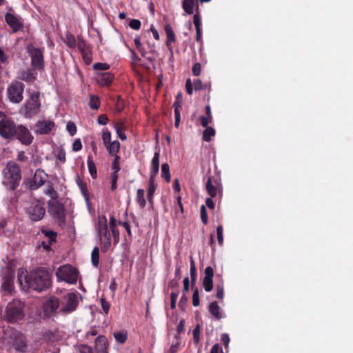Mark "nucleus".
<instances>
[{
  "label": "nucleus",
  "instance_id": "f257e3e1",
  "mask_svg": "<svg viewBox=\"0 0 353 353\" xmlns=\"http://www.w3.org/2000/svg\"><path fill=\"white\" fill-rule=\"evenodd\" d=\"M25 284L22 283V275L19 273L18 281L23 289L41 292L52 285V276L48 269L39 267L24 276Z\"/></svg>",
  "mask_w": 353,
  "mask_h": 353
},
{
  "label": "nucleus",
  "instance_id": "f03ea898",
  "mask_svg": "<svg viewBox=\"0 0 353 353\" xmlns=\"http://www.w3.org/2000/svg\"><path fill=\"white\" fill-rule=\"evenodd\" d=\"M21 180L20 166L15 162H8L3 170V184L10 190L14 191Z\"/></svg>",
  "mask_w": 353,
  "mask_h": 353
},
{
  "label": "nucleus",
  "instance_id": "7ed1b4c3",
  "mask_svg": "<svg viewBox=\"0 0 353 353\" xmlns=\"http://www.w3.org/2000/svg\"><path fill=\"white\" fill-rule=\"evenodd\" d=\"M96 230L99 239L103 252H106L111 247V234L108 230L106 216L103 214L98 216Z\"/></svg>",
  "mask_w": 353,
  "mask_h": 353
},
{
  "label": "nucleus",
  "instance_id": "20e7f679",
  "mask_svg": "<svg viewBox=\"0 0 353 353\" xmlns=\"http://www.w3.org/2000/svg\"><path fill=\"white\" fill-rule=\"evenodd\" d=\"M24 307L25 303L19 300H13L8 303L5 311L6 321L14 323L23 319L25 317Z\"/></svg>",
  "mask_w": 353,
  "mask_h": 353
},
{
  "label": "nucleus",
  "instance_id": "39448f33",
  "mask_svg": "<svg viewBox=\"0 0 353 353\" xmlns=\"http://www.w3.org/2000/svg\"><path fill=\"white\" fill-rule=\"evenodd\" d=\"M40 92H33L20 109V113L26 118L30 119L37 114L40 110Z\"/></svg>",
  "mask_w": 353,
  "mask_h": 353
},
{
  "label": "nucleus",
  "instance_id": "423d86ee",
  "mask_svg": "<svg viewBox=\"0 0 353 353\" xmlns=\"http://www.w3.org/2000/svg\"><path fill=\"white\" fill-rule=\"evenodd\" d=\"M25 85L19 81H13L6 89V97L12 103H20L23 100Z\"/></svg>",
  "mask_w": 353,
  "mask_h": 353
},
{
  "label": "nucleus",
  "instance_id": "0eeeda50",
  "mask_svg": "<svg viewBox=\"0 0 353 353\" xmlns=\"http://www.w3.org/2000/svg\"><path fill=\"white\" fill-rule=\"evenodd\" d=\"M58 279L70 284H74L77 282L79 271L70 264L60 266L56 272Z\"/></svg>",
  "mask_w": 353,
  "mask_h": 353
},
{
  "label": "nucleus",
  "instance_id": "6e6552de",
  "mask_svg": "<svg viewBox=\"0 0 353 353\" xmlns=\"http://www.w3.org/2000/svg\"><path fill=\"white\" fill-rule=\"evenodd\" d=\"M205 190L211 198L221 200L223 185L219 177L209 176L205 183Z\"/></svg>",
  "mask_w": 353,
  "mask_h": 353
},
{
  "label": "nucleus",
  "instance_id": "1a4fd4ad",
  "mask_svg": "<svg viewBox=\"0 0 353 353\" xmlns=\"http://www.w3.org/2000/svg\"><path fill=\"white\" fill-rule=\"evenodd\" d=\"M48 205L50 216L58 222L59 225H64L65 224V209L64 205L58 201H49Z\"/></svg>",
  "mask_w": 353,
  "mask_h": 353
},
{
  "label": "nucleus",
  "instance_id": "9d476101",
  "mask_svg": "<svg viewBox=\"0 0 353 353\" xmlns=\"http://www.w3.org/2000/svg\"><path fill=\"white\" fill-rule=\"evenodd\" d=\"M17 123L11 118L4 116L0 119V137L8 141H12Z\"/></svg>",
  "mask_w": 353,
  "mask_h": 353
},
{
  "label": "nucleus",
  "instance_id": "9b49d317",
  "mask_svg": "<svg viewBox=\"0 0 353 353\" xmlns=\"http://www.w3.org/2000/svg\"><path fill=\"white\" fill-rule=\"evenodd\" d=\"M13 140L19 141L24 145H30L34 140V137L30 130L22 124H17L16 130H14Z\"/></svg>",
  "mask_w": 353,
  "mask_h": 353
},
{
  "label": "nucleus",
  "instance_id": "f8f14e48",
  "mask_svg": "<svg viewBox=\"0 0 353 353\" xmlns=\"http://www.w3.org/2000/svg\"><path fill=\"white\" fill-rule=\"evenodd\" d=\"M29 218L33 221L41 220L46 214L44 203L39 201L32 202L26 209Z\"/></svg>",
  "mask_w": 353,
  "mask_h": 353
},
{
  "label": "nucleus",
  "instance_id": "ddd939ff",
  "mask_svg": "<svg viewBox=\"0 0 353 353\" xmlns=\"http://www.w3.org/2000/svg\"><path fill=\"white\" fill-rule=\"evenodd\" d=\"M28 53L31 58V65L35 70H42L44 66L43 52L36 48H28Z\"/></svg>",
  "mask_w": 353,
  "mask_h": 353
},
{
  "label": "nucleus",
  "instance_id": "4468645a",
  "mask_svg": "<svg viewBox=\"0 0 353 353\" xmlns=\"http://www.w3.org/2000/svg\"><path fill=\"white\" fill-rule=\"evenodd\" d=\"M59 307V299L56 296H50L43 303V309L46 316L50 317L54 314Z\"/></svg>",
  "mask_w": 353,
  "mask_h": 353
},
{
  "label": "nucleus",
  "instance_id": "2eb2a0df",
  "mask_svg": "<svg viewBox=\"0 0 353 353\" xmlns=\"http://www.w3.org/2000/svg\"><path fill=\"white\" fill-rule=\"evenodd\" d=\"M14 274L11 271H8L3 278L1 284V290L4 295H11L14 290Z\"/></svg>",
  "mask_w": 353,
  "mask_h": 353
},
{
  "label": "nucleus",
  "instance_id": "dca6fc26",
  "mask_svg": "<svg viewBox=\"0 0 353 353\" xmlns=\"http://www.w3.org/2000/svg\"><path fill=\"white\" fill-rule=\"evenodd\" d=\"M78 297L74 293H69L66 296V304L61 309L63 314L71 313L74 311L78 306Z\"/></svg>",
  "mask_w": 353,
  "mask_h": 353
},
{
  "label": "nucleus",
  "instance_id": "f3484780",
  "mask_svg": "<svg viewBox=\"0 0 353 353\" xmlns=\"http://www.w3.org/2000/svg\"><path fill=\"white\" fill-rule=\"evenodd\" d=\"M47 177V174H46L43 170L37 169L30 183L31 189L37 190V188L44 185Z\"/></svg>",
  "mask_w": 353,
  "mask_h": 353
},
{
  "label": "nucleus",
  "instance_id": "a211bd4d",
  "mask_svg": "<svg viewBox=\"0 0 353 353\" xmlns=\"http://www.w3.org/2000/svg\"><path fill=\"white\" fill-rule=\"evenodd\" d=\"M54 126V123L53 121H38L35 124V133L38 134H48L51 132Z\"/></svg>",
  "mask_w": 353,
  "mask_h": 353
},
{
  "label": "nucleus",
  "instance_id": "6ab92c4d",
  "mask_svg": "<svg viewBox=\"0 0 353 353\" xmlns=\"http://www.w3.org/2000/svg\"><path fill=\"white\" fill-rule=\"evenodd\" d=\"M214 270L211 266L205 269V276L203 279V286L206 292H210L213 288Z\"/></svg>",
  "mask_w": 353,
  "mask_h": 353
},
{
  "label": "nucleus",
  "instance_id": "aec40b11",
  "mask_svg": "<svg viewBox=\"0 0 353 353\" xmlns=\"http://www.w3.org/2000/svg\"><path fill=\"white\" fill-rule=\"evenodd\" d=\"M5 20L7 24L12 29L13 32H16L23 27V23L19 19L11 13H6Z\"/></svg>",
  "mask_w": 353,
  "mask_h": 353
},
{
  "label": "nucleus",
  "instance_id": "412c9836",
  "mask_svg": "<svg viewBox=\"0 0 353 353\" xmlns=\"http://www.w3.org/2000/svg\"><path fill=\"white\" fill-rule=\"evenodd\" d=\"M96 353H108V342L103 335H99L95 339Z\"/></svg>",
  "mask_w": 353,
  "mask_h": 353
},
{
  "label": "nucleus",
  "instance_id": "4be33fe9",
  "mask_svg": "<svg viewBox=\"0 0 353 353\" xmlns=\"http://www.w3.org/2000/svg\"><path fill=\"white\" fill-rule=\"evenodd\" d=\"M114 79V75L108 72H104L97 74V83L102 86H108L111 84Z\"/></svg>",
  "mask_w": 353,
  "mask_h": 353
},
{
  "label": "nucleus",
  "instance_id": "5701e85b",
  "mask_svg": "<svg viewBox=\"0 0 353 353\" xmlns=\"http://www.w3.org/2000/svg\"><path fill=\"white\" fill-rule=\"evenodd\" d=\"M164 30L167 35V41H166V46L168 49L172 52V46L171 45L172 43H174L176 41V37L174 32L172 30V26L166 23L164 26Z\"/></svg>",
  "mask_w": 353,
  "mask_h": 353
},
{
  "label": "nucleus",
  "instance_id": "b1692460",
  "mask_svg": "<svg viewBox=\"0 0 353 353\" xmlns=\"http://www.w3.org/2000/svg\"><path fill=\"white\" fill-rule=\"evenodd\" d=\"M208 310L216 321H219L225 317L223 313L221 312V308L216 301H213L209 305Z\"/></svg>",
  "mask_w": 353,
  "mask_h": 353
},
{
  "label": "nucleus",
  "instance_id": "393cba45",
  "mask_svg": "<svg viewBox=\"0 0 353 353\" xmlns=\"http://www.w3.org/2000/svg\"><path fill=\"white\" fill-rule=\"evenodd\" d=\"M37 77V73L32 72L30 69L24 70L20 72L19 78L28 83H33Z\"/></svg>",
  "mask_w": 353,
  "mask_h": 353
},
{
  "label": "nucleus",
  "instance_id": "a878e982",
  "mask_svg": "<svg viewBox=\"0 0 353 353\" xmlns=\"http://www.w3.org/2000/svg\"><path fill=\"white\" fill-rule=\"evenodd\" d=\"M196 0H183L182 8L185 13L188 14H192L194 13V6L196 7Z\"/></svg>",
  "mask_w": 353,
  "mask_h": 353
},
{
  "label": "nucleus",
  "instance_id": "bb28decb",
  "mask_svg": "<svg viewBox=\"0 0 353 353\" xmlns=\"http://www.w3.org/2000/svg\"><path fill=\"white\" fill-rule=\"evenodd\" d=\"M120 143L118 141H113L108 144L105 148L110 156L118 155L120 150Z\"/></svg>",
  "mask_w": 353,
  "mask_h": 353
},
{
  "label": "nucleus",
  "instance_id": "cd10ccee",
  "mask_svg": "<svg viewBox=\"0 0 353 353\" xmlns=\"http://www.w3.org/2000/svg\"><path fill=\"white\" fill-rule=\"evenodd\" d=\"M114 128L117 136L122 140L124 141L127 139V136L125 134V124L121 122H117L114 125Z\"/></svg>",
  "mask_w": 353,
  "mask_h": 353
},
{
  "label": "nucleus",
  "instance_id": "c85d7f7f",
  "mask_svg": "<svg viewBox=\"0 0 353 353\" xmlns=\"http://www.w3.org/2000/svg\"><path fill=\"white\" fill-rule=\"evenodd\" d=\"M87 164L90 176L92 179H96L97 177V170L91 155L88 157Z\"/></svg>",
  "mask_w": 353,
  "mask_h": 353
},
{
  "label": "nucleus",
  "instance_id": "c756f323",
  "mask_svg": "<svg viewBox=\"0 0 353 353\" xmlns=\"http://www.w3.org/2000/svg\"><path fill=\"white\" fill-rule=\"evenodd\" d=\"M145 190L143 189H138L136 196V202L139 204L141 209L146 205V200L145 199Z\"/></svg>",
  "mask_w": 353,
  "mask_h": 353
},
{
  "label": "nucleus",
  "instance_id": "7c9ffc66",
  "mask_svg": "<svg viewBox=\"0 0 353 353\" xmlns=\"http://www.w3.org/2000/svg\"><path fill=\"white\" fill-rule=\"evenodd\" d=\"M58 334L57 331L46 330L43 332V336L48 342H54L57 340Z\"/></svg>",
  "mask_w": 353,
  "mask_h": 353
},
{
  "label": "nucleus",
  "instance_id": "2f4dec72",
  "mask_svg": "<svg viewBox=\"0 0 353 353\" xmlns=\"http://www.w3.org/2000/svg\"><path fill=\"white\" fill-rule=\"evenodd\" d=\"M91 261L94 267L97 268L99 263V249L94 247L91 253Z\"/></svg>",
  "mask_w": 353,
  "mask_h": 353
},
{
  "label": "nucleus",
  "instance_id": "473e14b6",
  "mask_svg": "<svg viewBox=\"0 0 353 353\" xmlns=\"http://www.w3.org/2000/svg\"><path fill=\"white\" fill-rule=\"evenodd\" d=\"M63 41L65 44L70 48H75L77 46L75 37L70 33L66 34Z\"/></svg>",
  "mask_w": 353,
  "mask_h": 353
},
{
  "label": "nucleus",
  "instance_id": "72a5a7b5",
  "mask_svg": "<svg viewBox=\"0 0 353 353\" xmlns=\"http://www.w3.org/2000/svg\"><path fill=\"white\" fill-rule=\"evenodd\" d=\"M194 88L196 91L208 89L209 90H211L210 83H205L203 84L201 79H196L193 82Z\"/></svg>",
  "mask_w": 353,
  "mask_h": 353
},
{
  "label": "nucleus",
  "instance_id": "f704fd0d",
  "mask_svg": "<svg viewBox=\"0 0 353 353\" xmlns=\"http://www.w3.org/2000/svg\"><path fill=\"white\" fill-rule=\"evenodd\" d=\"M215 135V130L212 127H207L203 132V139L209 142L212 139V137Z\"/></svg>",
  "mask_w": 353,
  "mask_h": 353
},
{
  "label": "nucleus",
  "instance_id": "c9c22d12",
  "mask_svg": "<svg viewBox=\"0 0 353 353\" xmlns=\"http://www.w3.org/2000/svg\"><path fill=\"white\" fill-rule=\"evenodd\" d=\"M190 277H191V282H192V287L194 285L196 281L197 278V272H196V268L195 266V263L194 259L191 257L190 258Z\"/></svg>",
  "mask_w": 353,
  "mask_h": 353
},
{
  "label": "nucleus",
  "instance_id": "e433bc0d",
  "mask_svg": "<svg viewBox=\"0 0 353 353\" xmlns=\"http://www.w3.org/2000/svg\"><path fill=\"white\" fill-rule=\"evenodd\" d=\"M161 176L165 180L166 182L169 183L171 180V176L170 173V167L168 163H163L161 165Z\"/></svg>",
  "mask_w": 353,
  "mask_h": 353
},
{
  "label": "nucleus",
  "instance_id": "4c0bfd02",
  "mask_svg": "<svg viewBox=\"0 0 353 353\" xmlns=\"http://www.w3.org/2000/svg\"><path fill=\"white\" fill-rule=\"evenodd\" d=\"M114 336L117 342L123 344L128 339V334L126 332H117L114 334Z\"/></svg>",
  "mask_w": 353,
  "mask_h": 353
},
{
  "label": "nucleus",
  "instance_id": "58836bf2",
  "mask_svg": "<svg viewBox=\"0 0 353 353\" xmlns=\"http://www.w3.org/2000/svg\"><path fill=\"white\" fill-rule=\"evenodd\" d=\"M89 105L92 110H98L100 107L99 97L97 95L91 96L90 99Z\"/></svg>",
  "mask_w": 353,
  "mask_h": 353
},
{
  "label": "nucleus",
  "instance_id": "ea45409f",
  "mask_svg": "<svg viewBox=\"0 0 353 353\" xmlns=\"http://www.w3.org/2000/svg\"><path fill=\"white\" fill-rule=\"evenodd\" d=\"M112 157H114V159L112 161V164H111V167L113 170L112 172H119L121 170V167H120L121 157L119 155L112 156Z\"/></svg>",
  "mask_w": 353,
  "mask_h": 353
},
{
  "label": "nucleus",
  "instance_id": "a19ab883",
  "mask_svg": "<svg viewBox=\"0 0 353 353\" xmlns=\"http://www.w3.org/2000/svg\"><path fill=\"white\" fill-rule=\"evenodd\" d=\"M193 23L196 29L201 28V20L199 14V4H196V14L193 17Z\"/></svg>",
  "mask_w": 353,
  "mask_h": 353
},
{
  "label": "nucleus",
  "instance_id": "79ce46f5",
  "mask_svg": "<svg viewBox=\"0 0 353 353\" xmlns=\"http://www.w3.org/2000/svg\"><path fill=\"white\" fill-rule=\"evenodd\" d=\"M46 194L52 198L51 201H57L59 196L57 192L54 190L52 185L48 186Z\"/></svg>",
  "mask_w": 353,
  "mask_h": 353
},
{
  "label": "nucleus",
  "instance_id": "37998d69",
  "mask_svg": "<svg viewBox=\"0 0 353 353\" xmlns=\"http://www.w3.org/2000/svg\"><path fill=\"white\" fill-rule=\"evenodd\" d=\"M100 303L105 314H108L110 307V303L103 296L100 298Z\"/></svg>",
  "mask_w": 353,
  "mask_h": 353
},
{
  "label": "nucleus",
  "instance_id": "c03bdc74",
  "mask_svg": "<svg viewBox=\"0 0 353 353\" xmlns=\"http://www.w3.org/2000/svg\"><path fill=\"white\" fill-rule=\"evenodd\" d=\"M77 182V184H78L79 187L80 188L82 194H83L85 200L88 201V194L86 184L85 183H83L79 177H78Z\"/></svg>",
  "mask_w": 353,
  "mask_h": 353
},
{
  "label": "nucleus",
  "instance_id": "a18cd8bd",
  "mask_svg": "<svg viewBox=\"0 0 353 353\" xmlns=\"http://www.w3.org/2000/svg\"><path fill=\"white\" fill-rule=\"evenodd\" d=\"M110 65L108 64L107 63H100V62L95 63L92 65V68L94 70H101V71L108 70L110 68Z\"/></svg>",
  "mask_w": 353,
  "mask_h": 353
},
{
  "label": "nucleus",
  "instance_id": "49530a36",
  "mask_svg": "<svg viewBox=\"0 0 353 353\" xmlns=\"http://www.w3.org/2000/svg\"><path fill=\"white\" fill-rule=\"evenodd\" d=\"M14 346L17 350L24 352L26 347V343L23 337H21L18 342L14 344Z\"/></svg>",
  "mask_w": 353,
  "mask_h": 353
},
{
  "label": "nucleus",
  "instance_id": "de8ad7c7",
  "mask_svg": "<svg viewBox=\"0 0 353 353\" xmlns=\"http://www.w3.org/2000/svg\"><path fill=\"white\" fill-rule=\"evenodd\" d=\"M201 219L204 225H207L208 223V216L207 213V210L205 206L202 205L201 206Z\"/></svg>",
  "mask_w": 353,
  "mask_h": 353
},
{
  "label": "nucleus",
  "instance_id": "09e8293b",
  "mask_svg": "<svg viewBox=\"0 0 353 353\" xmlns=\"http://www.w3.org/2000/svg\"><path fill=\"white\" fill-rule=\"evenodd\" d=\"M157 185L154 183V181L149 180L148 181V188L147 190V196H153L154 192L156 190Z\"/></svg>",
  "mask_w": 353,
  "mask_h": 353
},
{
  "label": "nucleus",
  "instance_id": "8fccbe9b",
  "mask_svg": "<svg viewBox=\"0 0 353 353\" xmlns=\"http://www.w3.org/2000/svg\"><path fill=\"white\" fill-rule=\"evenodd\" d=\"M216 234H217V240H218L219 244L220 245H222L223 243V229L222 225H219L216 227Z\"/></svg>",
  "mask_w": 353,
  "mask_h": 353
},
{
  "label": "nucleus",
  "instance_id": "3c124183",
  "mask_svg": "<svg viewBox=\"0 0 353 353\" xmlns=\"http://www.w3.org/2000/svg\"><path fill=\"white\" fill-rule=\"evenodd\" d=\"M102 139L105 146L111 143V133L108 130L103 131Z\"/></svg>",
  "mask_w": 353,
  "mask_h": 353
},
{
  "label": "nucleus",
  "instance_id": "603ef678",
  "mask_svg": "<svg viewBox=\"0 0 353 353\" xmlns=\"http://www.w3.org/2000/svg\"><path fill=\"white\" fill-rule=\"evenodd\" d=\"M42 232L45 234L46 237L50 241V242H55L57 238V233L52 230H42Z\"/></svg>",
  "mask_w": 353,
  "mask_h": 353
},
{
  "label": "nucleus",
  "instance_id": "864d4df0",
  "mask_svg": "<svg viewBox=\"0 0 353 353\" xmlns=\"http://www.w3.org/2000/svg\"><path fill=\"white\" fill-rule=\"evenodd\" d=\"M159 157L160 154L159 152H155L151 161L150 167L157 168L159 169Z\"/></svg>",
  "mask_w": 353,
  "mask_h": 353
},
{
  "label": "nucleus",
  "instance_id": "5fc2aeb1",
  "mask_svg": "<svg viewBox=\"0 0 353 353\" xmlns=\"http://www.w3.org/2000/svg\"><path fill=\"white\" fill-rule=\"evenodd\" d=\"M200 304L199 294L198 289H195L192 294V305L194 307L199 306Z\"/></svg>",
  "mask_w": 353,
  "mask_h": 353
},
{
  "label": "nucleus",
  "instance_id": "6e6d98bb",
  "mask_svg": "<svg viewBox=\"0 0 353 353\" xmlns=\"http://www.w3.org/2000/svg\"><path fill=\"white\" fill-rule=\"evenodd\" d=\"M129 26L135 30H138L141 28V23L139 19H132L130 21Z\"/></svg>",
  "mask_w": 353,
  "mask_h": 353
},
{
  "label": "nucleus",
  "instance_id": "4d7b16f0",
  "mask_svg": "<svg viewBox=\"0 0 353 353\" xmlns=\"http://www.w3.org/2000/svg\"><path fill=\"white\" fill-rule=\"evenodd\" d=\"M110 178H111V190H114L117 188V182L118 180V172H112Z\"/></svg>",
  "mask_w": 353,
  "mask_h": 353
},
{
  "label": "nucleus",
  "instance_id": "13d9d810",
  "mask_svg": "<svg viewBox=\"0 0 353 353\" xmlns=\"http://www.w3.org/2000/svg\"><path fill=\"white\" fill-rule=\"evenodd\" d=\"M66 128L71 136L74 135L77 132V127L72 122H68L67 123Z\"/></svg>",
  "mask_w": 353,
  "mask_h": 353
},
{
  "label": "nucleus",
  "instance_id": "bf43d9fd",
  "mask_svg": "<svg viewBox=\"0 0 353 353\" xmlns=\"http://www.w3.org/2000/svg\"><path fill=\"white\" fill-rule=\"evenodd\" d=\"M200 325L198 324L193 330V339L195 343L199 341Z\"/></svg>",
  "mask_w": 353,
  "mask_h": 353
},
{
  "label": "nucleus",
  "instance_id": "052dcab7",
  "mask_svg": "<svg viewBox=\"0 0 353 353\" xmlns=\"http://www.w3.org/2000/svg\"><path fill=\"white\" fill-rule=\"evenodd\" d=\"M199 121L201 125L204 128L209 127L208 124L212 121V120H210V118L208 117H205L203 115L199 117Z\"/></svg>",
  "mask_w": 353,
  "mask_h": 353
},
{
  "label": "nucleus",
  "instance_id": "680f3d73",
  "mask_svg": "<svg viewBox=\"0 0 353 353\" xmlns=\"http://www.w3.org/2000/svg\"><path fill=\"white\" fill-rule=\"evenodd\" d=\"M82 149V143L80 139H77L72 144V150L78 152Z\"/></svg>",
  "mask_w": 353,
  "mask_h": 353
},
{
  "label": "nucleus",
  "instance_id": "e2e57ef3",
  "mask_svg": "<svg viewBox=\"0 0 353 353\" xmlns=\"http://www.w3.org/2000/svg\"><path fill=\"white\" fill-rule=\"evenodd\" d=\"M9 57L0 48V63L7 64L8 63Z\"/></svg>",
  "mask_w": 353,
  "mask_h": 353
},
{
  "label": "nucleus",
  "instance_id": "0e129e2a",
  "mask_svg": "<svg viewBox=\"0 0 353 353\" xmlns=\"http://www.w3.org/2000/svg\"><path fill=\"white\" fill-rule=\"evenodd\" d=\"M178 298V293L176 292H171L170 294V307L172 309L175 308L176 307V302Z\"/></svg>",
  "mask_w": 353,
  "mask_h": 353
},
{
  "label": "nucleus",
  "instance_id": "69168bd1",
  "mask_svg": "<svg viewBox=\"0 0 353 353\" xmlns=\"http://www.w3.org/2000/svg\"><path fill=\"white\" fill-rule=\"evenodd\" d=\"M79 353H93L92 348L87 345H81L79 347Z\"/></svg>",
  "mask_w": 353,
  "mask_h": 353
},
{
  "label": "nucleus",
  "instance_id": "338daca9",
  "mask_svg": "<svg viewBox=\"0 0 353 353\" xmlns=\"http://www.w3.org/2000/svg\"><path fill=\"white\" fill-rule=\"evenodd\" d=\"M193 83H192L190 79H188L185 83V89L186 92L189 95H191L193 92Z\"/></svg>",
  "mask_w": 353,
  "mask_h": 353
},
{
  "label": "nucleus",
  "instance_id": "774afa93",
  "mask_svg": "<svg viewBox=\"0 0 353 353\" xmlns=\"http://www.w3.org/2000/svg\"><path fill=\"white\" fill-rule=\"evenodd\" d=\"M201 64H200L199 63H196L192 66V74H193L194 76H199V75H200V74H201Z\"/></svg>",
  "mask_w": 353,
  "mask_h": 353
}]
</instances>
